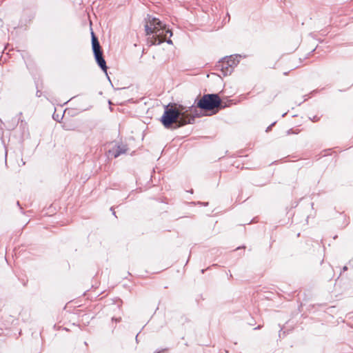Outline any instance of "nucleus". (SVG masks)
Returning a JSON list of instances; mask_svg holds the SVG:
<instances>
[{
  "label": "nucleus",
  "mask_w": 353,
  "mask_h": 353,
  "mask_svg": "<svg viewBox=\"0 0 353 353\" xmlns=\"http://www.w3.org/2000/svg\"><path fill=\"white\" fill-rule=\"evenodd\" d=\"M192 107L187 108L181 105L169 104L165 107L161 121L163 126L170 128L173 124L179 128L189 123H192L194 117L191 114Z\"/></svg>",
  "instance_id": "nucleus-1"
},
{
  "label": "nucleus",
  "mask_w": 353,
  "mask_h": 353,
  "mask_svg": "<svg viewBox=\"0 0 353 353\" xmlns=\"http://www.w3.org/2000/svg\"><path fill=\"white\" fill-rule=\"evenodd\" d=\"M145 30L146 35L148 36V43L150 46L161 44L164 41L172 43V41L167 40L166 38L168 34L171 37L172 32L170 30H165V26L159 19L148 16L145 24Z\"/></svg>",
  "instance_id": "nucleus-2"
},
{
  "label": "nucleus",
  "mask_w": 353,
  "mask_h": 353,
  "mask_svg": "<svg viewBox=\"0 0 353 353\" xmlns=\"http://www.w3.org/2000/svg\"><path fill=\"white\" fill-rule=\"evenodd\" d=\"M197 107L204 110H213L225 107L218 94H204L197 102Z\"/></svg>",
  "instance_id": "nucleus-3"
},
{
  "label": "nucleus",
  "mask_w": 353,
  "mask_h": 353,
  "mask_svg": "<svg viewBox=\"0 0 353 353\" xmlns=\"http://www.w3.org/2000/svg\"><path fill=\"white\" fill-rule=\"evenodd\" d=\"M233 65H235L234 60L232 57H230L220 61L217 67L221 68L224 75H227L228 73L232 72Z\"/></svg>",
  "instance_id": "nucleus-4"
},
{
  "label": "nucleus",
  "mask_w": 353,
  "mask_h": 353,
  "mask_svg": "<svg viewBox=\"0 0 353 353\" xmlns=\"http://www.w3.org/2000/svg\"><path fill=\"white\" fill-rule=\"evenodd\" d=\"M92 44L94 56L103 54L101 50L99 42L93 32H92Z\"/></svg>",
  "instance_id": "nucleus-5"
},
{
  "label": "nucleus",
  "mask_w": 353,
  "mask_h": 353,
  "mask_svg": "<svg viewBox=\"0 0 353 353\" xmlns=\"http://www.w3.org/2000/svg\"><path fill=\"white\" fill-rule=\"evenodd\" d=\"M126 148L123 145H117L112 150H109V154L114 157V158L118 157L120 154L125 153Z\"/></svg>",
  "instance_id": "nucleus-6"
},
{
  "label": "nucleus",
  "mask_w": 353,
  "mask_h": 353,
  "mask_svg": "<svg viewBox=\"0 0 353 353\" xmlns=\"http://www.w3.org/2000/svg\"><path fill=\"white\" fill-rule=\"evenodd\" d=\"M94 57L99 67L102 69L103 72H105L107 74L108 68L106 66V62L103 57V54L96 55L94 56Z\"/></svg>",
  "instance_id": "nucleus-7"
},
{
  "label": "nucleus",
  "mask_w": 353,
  "mask_h": 353,
  "mask_svg": "<svg viewBox=\"0 0 353 353\" xmlns=\"http://www.w3.org/2000/svg\"><path fill=\"white\" fill-rule=\"evenodd\" d=\"M347 269V267H345V266L343 268V270H346Z\"/></svg>",
  "instance_id": "nucleus-8"
}]
</instances>
